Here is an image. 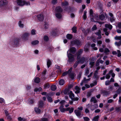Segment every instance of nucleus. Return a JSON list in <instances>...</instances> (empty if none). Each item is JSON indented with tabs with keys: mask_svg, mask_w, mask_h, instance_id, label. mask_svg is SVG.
<instances>
[{
	"mask_svg": "<svg viewBox=\"0 0 121 121\" xmlns=\"http://www.w3.org/2000/svg\"><path fill=\"white\" fill-rule=\"evenodd\" d=\"M90 14L91 17L93 18H91V20L92 22H96L98 20V17L97 15L93 16V12L92 9H91L90 11Z\"/></svg>",
	"mask_w": 121,
	"mask_h": 121,
	"instance_id": "nucleus-1",
	"label": "nucleus"
},
{
	"mask_svg": "<svg viewBox=\"0 0 121 121\" xmlns=\"http://www.w3.org/2000/svg\"><path fill=\"white\" fill-rule=\"evenodd\" d=\"M17 4L18 5L20 6H23L24 5H30V2L29 1L26 2L22 0H17Z\"/></svg>",
	"mask_w": 121,
	"mask_h": 121,
	"instance_id": "nucleus-2",
	"label": "nucleus"
},
{
	"mask_svg": "<svg viewBox=\"0 0 121 121\" xmlns=\"http://www.w3.org/2000/svg\"><path fill=\"white\" fill-rule=\"evenodd\" d=\"M69 51V50L67 52V54L69 58V62H72L74 60V55H72L70 53H68Z\"/></svg>",
	"mask_w": 121,
	"mask_h": 121,
	"instance_id": "nucleus-3",
	"label": "nucleus"
},
{
	"mask_svg": "<svg viewBox=\"0 0 121 121\" xmlns=\"http://www.w3.org/2000/svg\"><path fill=\"white\" fill-rule=\"evenodd\" d=\"M87 106L88 107V108H90L91 110L92 111H93L95 109L97 108L98 107V105L97 104L91 105H90L89 104H88L87 105Z\"/></svg>",
	"mask_w": 121,
	"mask_h": 121,
	"instance_id": "nucleus-4",
	"label": "nucleus"
},
{
	"mask_svg": "<svg viewBox=\"0 0 121 121\" xmlns=\"http://www.w3.org/2000/svg\"><path fill=\"white\" fill-rule=\"evenodd\" d=\"M81 44L80 42L78 40H74L71 42V44L72 45H76L78 46H79Z\"/></svg>",
	"mask_w": 121,
	"mask_h": 121,
	"instance_id": "nucleus-5",
	"label": "nucleus"
},
{
	"mask_svg": "<svg viewBox=\"0 0 121 121\" xmlns=\"http://www.w3.org/2000/svg\"><path fill=\"white\" fill-rule=\"evenodd\" d=\"M83 50L82 49H81L79 50L77 53V60L79 59L80 58L81 55L83 52Z\"/></svg>",
	"mask_w": 121,
	"mask_h": 121,
	"instance_id": "nucleus-6",
	"label": "nucleus"
},
{
	"mask_svg": "<svg viewBox=\"0 0 121 121\" xmlns=\"http://www.w3.org/2000/svg\"><path fill=\"white\" fill-rule=\"evenodd\" d=\"M91 80V78H90L88 79H86V78L84 77L83 78V79L82 81V82L80 83V85L81 86H82L83 85L84 83H86L88 81H90Z\"/></svg>",
	"mask_w": 121,
	"mask_h": 121,
	"instance_id": "nucleus-7",
	"label": "nucleus"
},
{
	"mask_svg": "<svg viewBox=\"0 0 121 121\" xmlns=\"http://www.w3.org/2000/svg\"><path fill=\"white\" fill-rule=\"evenodd\" d=\"M30 35L29 33L27 32H25L22 36V37L23 39H26L27 37H28Z\"/></svg>",
	"mask_w": 121,
	"mask_h": 121,
	"instance_id": "nucleus-8",
	"label": "nucleus"
},
{
	"mask_svg": "<svg viewBox=\"0 0 121 121\" xmlns=\"http://www.w3.org/2000/svg\"><path fill=\"white\" fill-rule=\"evenodd\" d=\"M86 58H85L84 57H82L81 58L78 59V61L79 63H83L86 61Z\"/></svg>",
	"mask_w": 121,
	"mask_h": 121,
	"instance_id": "nucleus-9",
	"label": "nucleus"
},
{
	"mask_svg": "<svg viewBox=\"0 0 121 121\" xmlns=\"http://www.w3.org/2000/svg\"><path fill=\"white\" fill-rule=\"evenodd\" d=\"M37 17L38 20L40 21H42L43 20V16L42 14H39L37 16Z\"/></svg>",
	"mask_w": 121,
	"mask_h": 121,
	"instance_id": "nucleus-10",
	"label": "nucleus"
},
{
	"mask_svg": "<svg viewBox=\"0 0 121 121\" xmlns=\"http://www.w3.org/2000/svg\"><path fill=\"white\" fill-rule=\"evenodd\" d=\"M74 112L77 116L78 117H80L81 114V111L77 110H75L74 111Z\"/></svg>",
	"mask_w": 121,
	"mask_h": 121,
	"instance_id": "nucleus-11",
	"label": "nucleus"
},
{
	"mask_svg": "<svg viewBox=\"0 0 121 121\" xmlns=\"http://www.w3.org/2000/svg\"><path fill=\"white\" fill-rule=\"evenodd\" d=\"M102 93L104 95H109L110 93V91L107 90H103L102 91Z\"/></svg>",
	"mask_w": 121,
	"mask_h": 121,
	"instance_id": "nucleus-12",
	"label": "nucleus"
},
{
	"mask_svg": "<svg viewBox=\"0 0 121 121\" xmlns=\"http://www.w3.org/2000/svg\"><path fill=\"white\" fill-rule=\"evenodd\" d=\"M62 11V9L60 7H57L56 9V11L57 13H60Z\"/></svg>",
	"mask_w": 121,
	"mask_h": 121,
	"instance_id": "nucleus-13",
	"label": "nucleus"
},
{
	"mask_svg": "<svg viewBox=\"0 0 121 121\" xmlns=\"http://www.w3.org/2000/svg\"><path fill=\"white\" fill-rule=\"evenodd\" d=\"M112 70H111L109 71L108 73L106 74L105 76V78L106 79H109L110 78V75L112 73Z\"/></svg>",
	"mask_w": 121,
	"mask_h": 121,
	"instance_id": "nucleus-14",
	"label": "nucleus"
},
{
	"mask_svg": "<svg viewBox=\"0 0 121 121\" xmlns=\"http://www.w3.org/2000/svg\"><path fill=\"white\" fill-rule=\"evenodd\" d=\"M99 19L101 20H104L105 19V16L102 14L99 16Z\"/></svg>",
	"mask_w": 121,
	"mask_h": 121,
	"instance_id": "nucleus-15",
	"label": "nucleus"
},
{
	"mask_svg": "<svg viewBox=\"0 0 121 121\" xmlns=\"http://www.w3.org/2000/svg\"><path fill=\"white\" fill-rule=\"evenodd\" d=\"M69 96L70 98L71 99H73V98L74 97L75 95L71 91H69Z\"/></svg>",
	"mask_w": 121,
	"mask_h": 121,
	"instance_id": "nucleus-16",
	"label": "nucleus"
},
{
	"mask_svg": "<svg viewBox=\"0 0 121 121\" xmlns=\"http://www.w3.org/2000/svg\"><path fill=\"white\" fill-rule=\"evenodd\" d=\"M75 89L76 90L75 92L76 93L78 94L79 93L80 89L78 86H76L75 87Z\"/></svg>",
	"mask_w": 121,
	"mask_h": 121,
	"instance_id": "nucleus-17",
	"label": "nucleus"
},
{
	"mask_svg": "<svg viewBox=\"0 0 121 121\" xmlns=\"http://www.w3.org/2000/svg\"><path fill=\"white\" fill-rule=\"evenodd\" d=\"M69 50L71 53H74L76 51V49L74 47H72L70 48Z\"/></svg>",
	"mask_w": 121,
	"mask_h": 121,
	"instance_id": "nucleus-18",
	"label": "nucleus"
},
{
	"mask_svg": "<svg viewBox=\"0 0 121 121\" xmlns=\"http://www.w3.org/2000/svg\"><path fill=\"white\" fill-rule=\"evenodd\" d=\"M69 76L72 79H73L74 78L75 75L74 73H73L71 72L68 73Z\"/></svg>",
	"mask_w": 121,
	"mask_h": 121,
	"instance_id": "nucleus-19",
	"label": "nucleus"
},
{
	"mask_svg": "<svg viewBox=\"0 0 121 121\" xmlns=\"http://www.w3.org/2000/svg\"><path fill=\"white\" fill-rule=\"evenodd\" d=\"M101 31L100 30H99L98 32L95 33V34L98 35L99 36L98 37H97V38L99 39H100L101 38Z\"/></svg>",
	"mask_w": 121,
	"mask_h": 121,
	"instance_id": "nucleus-20",
	"label": "nucleus"
},
{
	"mask_svg": "<svg viewBox=\"0 0 121 121\" xmlns=\"http://www.w3.org/2000/svg\"><path fill=\"white\" fill-rule=\"evenodd\" d=\"M105 26V27L108 28L110 30L112 28V26L111 25L107 24H106Z\"/></svg>",
	"mask_w": 121,
	"mask_h": 121,
	"instance_id": "nucleus-21",
	"label": "nucleus"
},
{
	"mask_svg": "<svg viewBox=\"0 0 121 121\" xmlns=\"http://www.w3.org/2000/svg\"><path fill=\"white\" fill-rule=\"evenodd\" d=\"M64 106L62 105L61 106L59 107V109H60V112H64L65 111V109L63 108Z\"/></svg>",
	"mask_w": 121,
	"mask_h": 121,
	"instance_id": "nucleus-22",
	"label": "nucleus"
},
{
	"mask_svg": "<svg viewBox=\"0 0 121 121\" xmlns=\"http://www.w3.org/2000/svg\"><path fill=\"white\" fill-rule=\"evenodd\" d=\"M46 71L45 70H44L42 73V79H45L46 78L45 76V75L46 73Z\"/></svg>",
	"mask_w": 121,
	"mask_h": 121,
	"instance_id": "nucleus-23",
	"label": "nucleus"
},
{
	"mask_svg": "<svg viewBox=\"0 0 121 121\" xmlns=\"http://www.w3.org/2000/svg\"><path fill=\"white\" fill-rule=\"evenodd\" d=\"M90 101L91 102H93L95 103L97 102V101L95 97H92Z\"/></svg>",
	"mask_w": 121,
	"mask_h": 121,
	"instance_id": "nucleus-24",
	"label": "nucleus"
},
{
	"mask_svg": "<svg viewBox=\"0 0 121 121\" xmlns=\"http://www.w3.org/2000/svg\"><path fill=\"white\" fill-rule=\"evenodd\" d=\"M35 111L37 113H39L41 112L40 109L37 108H35Z\"/></svg>",
	"mask_w": 121,
	"mask_h": 121,
	"instance_id": "nucleus-25",
	"label": "nucleus"
},
{
	"mask_svg": "<svg viewBox=\"0 0 121 121\" xmlns=\"http://www.w3.org/2000/svg\"><path fill=\"white\" fill-rule=\"evenodd\" d=\"M43 106V103L42 101H40L39 103V107L40 108H41Z\"/></svg>",
	"mask_w": 121,
	"mask_h": 121,
	"instance_id": "nucleus-26",
	"label": "nucleus"
},
{
	"mask_svg": "<svg viewBox=\"0 0 121 121\" xmlns=\"http://www.w3.org/2000/svg\"><path fill=\"white\" fill-rule=\"evenodd\" d=\"M99 118L98 115L95 116L92 119V121H98Z\"/></svg>",
	"mask_w": 121,
	"mask_h": 121,
	"instance_id": "nucleus-27",
	"label": "nucleus"
},
{
	"mask_svg": "<svg viewBox=\"0 0 121 121\" xmlns=\"http://www.w3.org/2000/svg\"><path fill=\"white\" fill-rule=\"evenodd\" d=\"M65 81L63 79H61L59 82V83L60 85H62L65 83Z\"/></svg>",
	"mask_w": 121,
	"mask_h": 121,
	"instance_id": "nucleus-28",
	"label": "nucleus"
},
{
	"mask_svg": "<svg viewBox=\"0 0 121 121\" xmlns=\"http://www.w3.org/2000/svg\"><path fill=\"white\" fill-rule=\"evenodd\" d=\"M39 43V41L37 40L33 41L31 42L32 44L33 45H35L38 44Z\"/></svg>",
	"mask_w": 121,
	"mask_h": 121,
	"instance_id": "nucleus-29",
	"label": "nucleus"
},
{
	"mask_svg": "<svg viewBox=\"0 0 121 121\" xmlns=\"http://www.w3.org/2000/svg\"><path fill=\"white\" fill-rule=\"evenodd\" d=\"M51 64V61L49 59H48L47 62V65L48 68H49Z\"/></svg>",
	"mask_w": 121,
	"mask_h": 121,
	"instance_id": "nucleus-30",
	"label": "nucleus"
},
{
	"mask_svg": "<svg viewBox=\"0 0 121 121\" xmlns=\"http://www.w3.org/2000/svg\"><path fill=\"white\" fill-rule=\"evenodd\" d=\"M110 52L109 50L107 48H105L104 49V52L106 54H108V53Z\"/></svg>",
	"mask_w": 121,
	"mask_h": 121,
	"instance_id": "nucleus-31",
	"label": "nucleus"
},
{
	"mask_svg": "<svg viewBox=\"0 0 121 121\" xmlns=\"http://www.w3.org/2000/svg\"><path fill=\"white\" fill-rule=\"evenodd\" d=\"M66 37L67 39H70L72 38V35L70 34H68L66 35Z\"/></svg>",
	"mask_w": 121,
	"mask_h": 121,
	"instance_id": "nucleus-32",
	"label": "nucleus"
},
{
	"mask_svg": "<svg viewBox=\"0 0 121 121\" xmlns=\"http://www.w3.org/2000/svg\"><path fill=\"white\" fill-rule=\"evenodd\" d=\"M50 85L48 83H46L44 85V89L48 88L50 87Z\"/></svg>",
	"mask_w": 121,
	"mask_h": 121,
	"instance_id": "nucleus-33",
	"label": "nucleus"
},
{
	"mask_svg": "<svg viewBox=\"0 0 121 121\" xmlns=\"http://www.w3.org/2000/svg\"><path fill=\"white\" fill-rule=\"evenodd\" d=\"M35 81L36 83H38L40 82V80L39 78L38 77H36L35 78Z\"/></svg>",
	"mask_w": 121,
	"mask_h": 121,
	"instance_id": "nucleus-34",
	"label": "nucleus"
},
{
	"mask_svg": "<svg viewBox=\"0 0 121 121\" xmlns=\"http://www.w3.org/2000/svg\"><path fill=\"white\" fill-rule=\"evenodd\" d=\"M77 61L75 62L73 65V67L74 68H76L77 66L78 65L79 63L78 61V60H77Z\"/></svg>",
	"mask_w": 121,
	"mask_h": 121,
	"instance_id": "nucleus-35",
	"label": "nucleus"
},
{
	"mask_svg": "<svg viewBox=\"0 0 121 121\" xmlns=\"http://www.w3.org/2000/svg\"><path fill=\"white\" fill-rule=\"evenodd\" d=\"M51 90L55 91L56 89V86L55 85H53L51 86Z\"/></svg>",
	"mask_w": 121,
	"mask_h": 121,
	"instance_id": "nucleus-36",
	"label": "nucleus"
},
{
	"mask_svg": "<svg viewBox=\"0 0 121 121\" xmlns=\"http://www.w3.org/2000/svg\"><path fill=\"white\" fill-rule=\"evenodd\" d=\"M64 93L65 94H69V91L67 89H65L64 91Z\"/></svg>",
	"mask_w": 121,
	"mask_h": 121,
	"instance_id": "nucleus-37",
	"label": "nucleus"
},
{
	"mask_svg": "<svg viewBox=\"0 0 121 121\" xmlns=\"http://www.w3.org/2000/svg\"><path fill=\"white\" fill-rule=\"evenodd\" d=\"M84 51L86 52H88L89 50V48L86 45L84 48Z\"/></svg>",
	"mask_w": 121,
	"mask_h": 121,
	"instance_id": "nucleus-38",
	"label": "nucleus"
},
{
	"mask_svg": "<svg viewBox=\"0 0 121 121\" xmlns=\"http://www.w3.org/2000/svg\"><path fill=\"white\" fill-rule=\"evenodd\" d=\"M89 73V70L88 68H86L85 70V74L86 75H87Z\"/></svg>",
	"mask_w": 121,
	"mask_h": 121,
	"instance_id": "nucleus-39",
	"label": "nucleus"
},
{
	"mask_svg": "<svg viewBox=\"0 0 121 121\" xmlns=\"http://www.w3.org/2000/svg\"><path fill=\"white\" fill-rule=\"evenodd\" d=\"M65 101L63 100L61 101L60 102V103L61 106L62 105L63 106H64V105L65 104Z\"/></svg>",
	"mask_w": 121,
	"mask_h": 121,
	"instance_id": "nucleus-40",
	"label": "nucleus"
},
{
	"mask_svg": "<svg viewBox=\"0 0 121 121\" xmlns=\"http://www.w3.org/2000/svg\"><path fill=\"white\" fill-rule=\"evenodd\" d=\"M86 13L87 12L86 11H84V14L83 16V18L84 20H85L87 18V17L86 16Z\"/></svg>",
	"mask_w": 121,
	"mask_h": 121,
	"instance_id": "nucleus-41",
	"label": "nucleus"
},
{
	"mask_svg": "<svg viewBox=\"0 0 121 121\" xmlns=\"http://www.w3.org/2000/svg\"><path fill=\"white\" fill-rule=\"evenodd\" d=\"M56 17L58 18H60L61 17V15L59 13L56 14Z\"/></svg>",
	"mask_w": 121,
	"mask_h": 121,
	"instance_id": "nucleus-42",
	"label": "nucleus"
},
{
	"mask_svg": "<svg viewBox=\"0 0 121 121\" xmlns=\"http://www.w3.org/2000/svg\"><path fill=\"white\" fill-rule=\"evenodd\" d=\"M115 44L118 46H120L121 44V40H120L118 42H116Z\"/></svg>",
	"mask_w": 121,
	"mask_h": 121,
	"instance_id": "nucleus-43",
	"label": "nucleus"
},
{
	"mask_svg": "<svg viewBox=\"0 0 121 121\" xmlns=\"http://www.w3.org/2000/svg\"><path fill=\"white\" fill-rule=\"evenodd\" d=\"M18 25L21 28H23V24L21 23V21H20L18 23Z\"/></svg>",
	"mask_w": 121,
	"mask_h": 121,
	"instance_id": "nucleus-44",
	"label": "nucleus"
},
{
	"mask_svg": "<svg viewBox=\"0 0 121 121\" xmlns=\"http://www.w3.org/2000/svg\"><path fill=\"white\" fill-rule=\"evenodd\" d=\"M77 28L76 27H73L72 28L73 32L74 33H76L77 31Z\"/></svg>",
	"mask_w": 121,
	"mask_h": 121,
	"instance_id": "nucleus-45",
	"label": "nucleus"
},
{
	"mask_svg": "<svg viewBox=\"0 0 121 121\" xmlns=\"http://www.w3.org/2000/svg\"><path fill=\"white\" fill-rule=\"evenodd\" d=\"M116 92L118 94H120L121 92V88H118L116 91Z\"/></svg>",
	"mask_w": 121,
	"mask_h": 121,
	"instance_id": "nucleus-46",
	"label": "nucleus"
},
{
	"mask_svg": "<svg viewBox=\"0 0 121 121\" xmlns=\"http://www.w3.org/2000/svg\"><path fill=\"white\" fill-rule=\"evenodd\" d=\"M115 19L114 17H111L110 18V21L111 22H114L115 21Z\"/></svg>",
	"mask_w": 121,
	"mask_h": 121,
	"instance_id": "nucleus-47",
	"label": "nucleus"
},
{
	"mask_svg": "<svg viewBox=\"0 0 121 121\" xmlns=\"http://www.w3.org/2000/svg\"><path fill=\"white\" fill-rule=\"evenodd\" d=\"M116 111L118 112L121 111V107H118L116 108Z\"/></svg>",
	"mask_w": 121,
	"mask_h": 121,
	"instance_id": "nucleus-48",
	"label": "nucleus"
},
{
	"mask_svg": "<svg viewBox=\"0 0 121 121\" xmlns=\"http://www.w3.org/2000/svg\"><path fill=\"white\" fill-rule=\"evenodd\" d=\"M43 39L45 41H47L48 39V36H45L44 37Z\"/></svg>",
	"mask_w": 121,
	"mask_h": 121,
	"instance_id": "nucleus-49",
	"label": "nucleus"
},
{
	"mask_svg": "<svg viewBox=\"0 0 121 121\" xmlns=\"http://www.w3.org/2000/svg\"><path fill=\"white\" fill-rule=\"evenodd\" d=\"M5 102L4 100L2 98H0V103H3Z\"/></svg>",
	"mask_w": 121,
	"mask_h": 121,
	"instance_id": "nucleus-50",
	"label": "nucleus"
},
{
	"mask_svg": "<svg viewBox=\"0 0 121 121\" xmlns=\"http://www.w3.org/2000/svg\"><path fill=\"white\" fill-rule=\"evenodd\" d=\"M115 39L116 40H120L121 39V36H116L115 37Z\"/></svg>",
	"mask_w": 121,
	"mask_h": 121,
	"instance_id": "nucleus-51",
	"label": "nucleus"
},
{
	"mask_svg": "<svg viewBox=\"0 0 121 121\" xmlns=\"http://www.w3.org/2000/svg\"><path fill=\"white\" fill-rule=\"evenodd\" d=\"M47 99L48 101L50 102H51L52 101V98L50 97H47Z\"/></svg>",
	"mask_w": 121,
	"mask_h": 121,
	"instance_id": "nucleus-52",
	"label": "nucleus"
},
{
	"mask_svg": "<svg viewBox=\"0 0 121 121\" xmlns=\"http://www.w3.org/2000/svg\"><path fill=\"white\" fill-rule=\"evenodd\" d=\"M81 75H82L81 73L80 72L79 73V74L78 76V77H77V78L79 80H80V79L81 78Z\"/></svg>",
	"mask_w": 121,
	"mask_h": 121,
	"instance_id": "nucleus-53",
	"label": "nucleus"
},
{
	"mask_svg": "<svg viewBox=\"0 0 121 121\" xmlns=\"http://www.w3.org/2000/svg\"><path fill=\"white\" fill-rule=\"evenodd\" d=\"M18 43V41L17 40H15L14 41L13 43V44L16 45H17Z\"/></svg>",
	"mask_w": 121,
	"mask_h": 121,
	"instance_id": "nucleus-54",
	"label": "nucleus"
},
{
	"mask_svg": "<svg viewBox=\"0 0 121 121\" xmlns=\"http://www.w3.org/2000/svg\"><path fill=\"white\" fill-rule=\"evenodd\" d=\"M74 108L73 107H71L70 108V109H69V112L70 113H72V112H73V110H74Z\"/></svg>",
	"mask_w": 121,
	"mask_h": 121,
	"instance_id": "nucleus-55",
	"label": "nucleus"
},
{
	"mask_svg": "<svg viewBox=\"0 0 121 121\" xmlns=\"http://www.w3.org/2000/svg\"><path fill=\"white\" fill-rule=\"evenodd\" d=\"M117 56L118 57H120L121 56V53L120 51L119 50H118L117 51Z\"/></svg>",
	"mask_w": 121,
	"mask_h": 121,
	"instance_id": "nucleus-56",
	"label": "nucleus"
},
{
	"mask_svg": "<svg viewBox=\"0 0 121 121\" xmlns=\"http://www.w3.org/2000/svg\"><path fill=\"white\" fill-rule=\"evenodd\" d=\"M57 0H52V3L53 4H55L57 3Z\"/></svg>",
	"mask_w": 121,
	"mask_h": 121,
	"instance_id": "nucleus-57",
	"label": "nucleus"
},
{
	"mask_svg": "<svg viewBox=\"0 0 121 121\" xmlns=\"http://www.w3.org/2000/svg\"><path fill=\"white\" fill-rule=\"evenodd\" d=\"M18 120L19 121H25V119H23L22 118H21V117H18Z\"/></svg>",
	"mask_w": 121,
	"mask_h": 121,
	"instance_id": "nucleus-58",
	"label": "nucleus"
},
{
	"mask_svg": "<svg viewBox=\"0 0 121 121\" xmlns=\"http://www.w3.org/2000/svg\"><path fill=\"white\" fill-rule=\"evenodd\" d=\"M36 30H34L33 29L32 30L31 33L32 35H35V34Z\"/></svg>",
	"mask_w": 121,
	"mask_h": 121,
	"instance_id": "nucleus-59",
	"label": "nucleus"
},
{
	"mask_svg": "<svg viewBox=\"0 0 121 121\" xmlns=\"http://www.w3.org/2000/svg\"><path fill=\"white\" fill-rule=\"evenodd\" d=\"M68 5V3L67 2H65L64 3L62 2V6L67 5Z\"/></svg>",
	"mask_w": 121,
	"mask_h": 121,
	"instance_id": "nucleus-60",
	"label": "nucleus"
},
{
	"mask_svg": "<svg viewBox=\"0 0 121 121\" xmlns=\"http://www.w3.org/2000/svg\"><path fill=\"white\" fill-rule=\"evenodd\" d=\"M83 119L84 120L86 121H88L90 120L89 118L88 117H83Z\"/></svg>",
	"mask_w": 121,
	"mask_h": 121,
	"instance_id": "nucleus-61",
	"label": "nucleus"
},
{
	"mask_svg": "<svg viewBox=\"0 0 121 121\" xmlns=\"http://www.w3.org/2000/svg\"><path fill=\"white\" fill-rule=\"evenodd\" d=\"M48 120L47 118H43L41 119L40 121H48Z\"/></svg>",
	"mask_w": 121,
	"mask_h": 121,
	"instance_id": "nucleus-62",
	"label": "nucleus"
},
{
	"mask_svg": "<svg viewBox=\"0 0 121 121\" xmlns=\"http://www.w3.org/2000/svg\"><path fill=\"white\" fill-rule=\"evenodd\" d=\"M79 99L78 97H76L74 98V97L73 98V99H72V100L74 101H78L79 100Z\"/></svg>",
	"mask_w": 121,
	"mask_h": 121,
	"instance_id": "nucleus-63",
	"label": "nucleus"
},
{
	"mask_svg": "<svg viewBox=\"0 0 121 121\" xmlns=\"http://www.w3.org/2000/svg\"><path fill=\"white\" fill-rule=\"evenodd\" d=\"M97 29L96 26L95 25H94L93 26L92 28V30H95Z\"/></svg>",
	"mask_w": 121,
	"mask_h": 121,
	"instance_id": "nucleus-64",
	"label": "nucleus"
}]
</instances>
